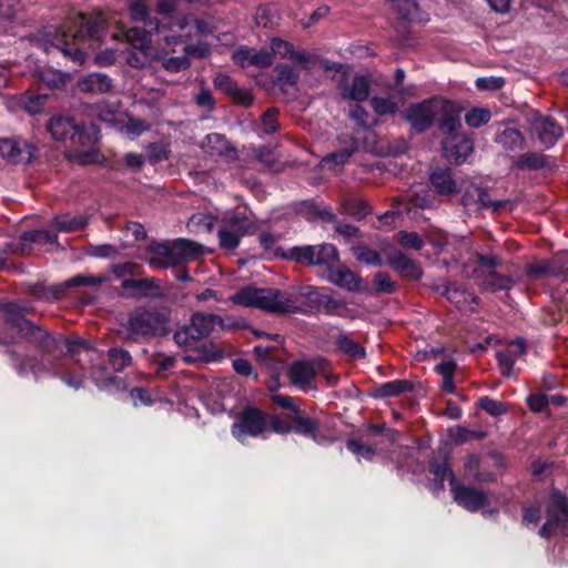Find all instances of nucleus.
<instances>
[{"label": "nucleus", "instance_id": "obj_27", "mask_svg": "<svg viewBox=\"0 0 568 568\" xmlns=\"http://www.w3.org/2000/svg\"><path fill=\"white\" fill-rule=\"evenodd\" d=\"M292 422V433L321 443L323 436L320 433V422L316 418L305 416L298 409V413L288 415Z\"/></svg>", "mask_w": 568, "mask_h": 568}, {"label": "nucleus", "instance_id": "obj_45", "mask_svg": "<svg viewBox=\"0 0 568 568\" xmlns=\"http://www.w3.org/2000/svg\"><path fill=\"white\" fill-rule=\"evenodd\" d=\"M495 142L506 151L523 150L526 144L523 133L515 128L504 129L496 135Z\"/></svg>", "mask_w": 568, "mask_h": 568}, {"label": "nucleus", "instance_id": "obj_38", "mask_svg": "<svg viewBox=\"0 0 568 568\" xmlns=\"http://www.w3.org/2000/svg\"><path fill=\"white\" fill-rule=\"evenodd\" d=\"M510 346H516V351H499L496 353V359L500 368L501 375L509 377L513 374L514 365L517 356L526 352V342L524 338L518 337L510 343Z\"/></svg>", "mask_w": 568, "mask_h": 568}, {"label": "nucleus", "instance_id": "obj_13", "mask_svg": "<svg viewBox=\"0 0 568 568\" xmlns=\"http://www.w3.org/2000/svg\"><path fill=\"white\" fill-rule=\"evenodd\" d=\"M327 365L328 362L323 357H318L314 362L297 359L288 367L287 377L292 385L305 388L315 379L317 371L323 369Z\"/></svg>", "mask_w": 568, "mask_h": 568}, {"label": "nucleus", "instance_id": "obj_8", "mask_svg": "<svg viewBox=\"0 0 568 568\" xmlns=\"http://www.w3.org/2000/svg\"><path fill=\"white\" fill-rule=\"evenodd\" d=\"M266 430L267 414L253 405L244 406L231 426L232 436L240 443H244L248 437H258Z\"/></svg>", "mask_w": 568, "mask_h": 568}, {"label": "nucleus", "instance_id": "obj_12", "mask_svg": "<svg viewBox=\"0 0 568 568\" xmlns=\"http://www.w3.org/2000/svg\"><path fill=\"white\" fill-rule=\"evenodd\" d=\"M450 450L446 447H440L436 456L428 459V470L434 475L433 484L435 489L443 491L445 489V480L448 479L450 488L457 481L456 475L453 470Z\"/></svg>", "mask_w": 568, "mask_h": 568}, {"label": "nucleus", "instance_id": "obj_35", "mask_svg": "<svg viewBox=\"0 0 568 568\" xmlns=\"http://www.w3.org/2000/svg\"><path fill=\"white\" fill-rule=\"evenodd\" d=\"M78 88L84 93H108L113 89V80L105 73L92 72L78 81Z\"/></svg>", "mask_w": 568, "mask_h": 568}, {"label": "nucleus", "instance_id": "obj_46", "mask_svg": "<svg viewBox=\"0 0 568 568\" xmlns=\"http://www.w3.org/2000/svg\"><path fill=\"white\" fill-rule=\"evenodd\" d=\"M88 224V220L82 215L60 214L54 216L53 225L60 232H75L83 230Z\"/></svg>", "mask_w": 568, "mask_h": 568}, {"label": "nucleus", "instance_id": "obj_41", "mask_svg": "<svg viewBox=\"0 0 568 568\" xmlns=\"http://www.w3.org/2000/svg\"><path fill=\"white\" fill-rule=\"evenodd\" d=\"M335 345L338 352L353 361L363 359L366 357L365 347L355 339L351 338L346 333H341L336 336Z\"/></svg>", "mask_w": 568, "mask_h": 568}, {"label": "nucleus", "instance_id": "obj_34", "mask_svg": "<svg viewBox=\"0 0 568 568\" xmlns=\"http://www.w3.org/2000/svg\"><path fill=\"white\" fill-rule=\"evenodd\" d=\"M151 32L145 28L119 26L115 39H125L132 49H151Z\"/></svg>", "mask_w": 568, "mask_h": 568}, {"label": "nucleus", "instance_id": "obj_16", "mask_svg": "<svg viewBox=\"0 0 568 568\" xmlns=\"http://www.w3.org/2000/svg\"><path fill=\"white\" fill-rule=\"evenodd\" d=\"M121 288L131 298H163L165 294L161 290L160 280L156 277L124 278Z\"/></svg>", "mask_w": 568, "mask_h": 568}, {"label": "nucleus", "instance_id": "obj_4", "mask_svg": "<svg viewBox=\"0 0 568 568\" xmlns=\"http://www.w3.org/2000/svg\"><path fill=\"white\" fill-rule=\"evenodd\" d=\"M145 262L159 270H168L196 261L203 254L201 244L183 237L173 241H151L145 247Z\"/></svg>", "mask_w": 568, "mask_h": 568}, {"label": "nucleus", "instance_id": "obj_24", "mask_svg": "<svg viewBox=\"0 0 568 568\" xmlns=\"http://www.w3.org/2000/svg\"><path fill=\"white\" fill-rule=\"evenodd\" d=\"M0 310L4 313V323L11 328H14L18 334L26 338L28 334L33 329L34 323L26 318V308L14 302H8L0 306Z\"/></svg>", "mask_w": 568, "mask_h": 568}, {"label": "nucleus", "instance_id": "obj_32", "mask_svg": "<svg viewBox=\"0 0 568 568\" xmlns=\"http://www.w3.org/2000/svg\"><path fill=\"white\" fill-rule=\"evenodd\" d=\"M33 75L38 82L45 85L49 90H63L72 80V75L69 72H63L52 67L38 68Z\"/></svg>", "mask_w": 568, "mask_h": 568}, {"label": "nucleus", "instance_id": "obj_11", "mask_svg": "<svg viewBox=\"0 0 568 568\" xmlns=\"http://www.w3.org/2000/svg\"><path fill=\"white\" fill-rule=\"evenodd\" d=\"M462 191L463 194L459 203L466 210L480 212L491 209L494 212H497L505 205L504 201H493L488 187L483 184L469 183Z\"/></svg>", "mask_w": 568, "mask_h": 568}, {"label": "nucleus", "instance_id": "obj_21", "mask_svg": "<svg viewBox=\"0 0 568 568\" xmlns=\"http://www.w3.org/2000/svg\"><path fill=\"white\" fill-rule=\"evenodd\" d=\"M292 207L296 215L304 217L308 222L321 220L325 223H333L337 221V216L331 205L320 206L315 199L294 202Z\"/></svg>", "mask_w": 568, "mask_h": 568}, {"label": "nucleus", "instance_id": "obj_44", "mask_svg": "<svg viewBox=\"0 0 568 568\" xmlns=\"http://www.w3.org/2000/svg\"><path fill=\"white\" fill-rule=\"evenodd\" d=\"M314 250V266H325L327 271L332 268V265L339 262L338 250L334 244L324 243L320 245H313Z\"/></svg>", "mask_w": 568, "mask_h": 568}, {"label": "nucleus", "instance_id": "obj_28", "mask_svg": "<svg viewBox=\"0 0 568 568\" xmlns=\"http://www.w3.org/2000/svg\"><path fill=\"white\" fill-rule=\"evenodd\" d=\"M473 260L475 265L469 276L474 280H485L489 275H495L497 268L503 264L501 257L493 252H476L473 254Z\"/></svg>", "mask_w": 568, "mask_h": 568}, {"label": "nucleus", "instance_id": "obj_5", "mask_svg": "<svg viewBox=\"0 0 568 568\" xmlns=\"http://www.w3.org/2000/svg\"><path fill=\"white\" fill-rule=\"evenodd\" d=\"M24 339L32 343L41 354L57 358L69 356L77 359L81 352L95 351L93 343L89 339L80 336L64 337L60 333L44 329L38 325H34Z\"/></svg>", "mask_w": 568, "mask_h": 568}, {"label": "nucleus", "instance_id": "obj_1", "mask_svg": "<svg viewBox=\"0 0 568 568\" xmlns=\"http://www.w3.org/2000/svg\"><path fill=\"white\" fill-rule=\"evenodd\" d=\"M324 288L306 285L301 286L294 297L277 288H257L245 286L233 294L230 300L241 306L256 307L276 315L317 314L322 311Z\"/></svg>", "mask_w": 568, "mask_h": 568}, {"label": "nucleus", "instance_id": "obj_40", "mask_svg": "<svg viewBox=\"0 0 568 568\" xmlns=\"http://www.w3.org/2000/svg\"><path fill=\"white\" fill-rule=\"evenodd\" d=\"M75 120L69 116H53L48 122V131L55 141L67 142L71 140Z\"/></svg>", "mask_w": 568, "mask_h": 568}, {"label": "nucleus", "instance_id": "obj_61", "mask_svg": "<svg viewBox=\"0 0 568 568\" xmlns=\"http://www.w3.org/2000/svg\"><path fill=\"white\" fill-rule=\"evenodd\" d=\"M412 206L417 209H434L436 206L435 194L428 189H422L420 191H414L409 197Z\"/></svg>", "mask_w": 568, "mask_h": 568}, {"label": "nucleus", "instance_id": "obj_64", "mask_svg": "<svg viewBox=\"0 0 568 568\" xmlns=\"http://www.w3.org/2000/svg\"><path fill=\"white\" fill-rule=\"evenodd\" d=\"M376 293L393 294L396 291V282L386 272H377L373 278Z\"/></svg>", "mask_w": 568, "mask_h": 568}, {"label": "nucleus", "instance_id": "obj_9", "mask_svg": "<svg viewBox=\"0 0 568 568\" xmlns=\"http://www.w3.org/2000/svg\"><path fill=\"white\" fill-rule=\"evenodd\" d=\"M527 122L531 138L545 150L554 148L564 136L562 126L551 116L534 112L527 118Z\"/></svg>", "mask_w": 568, "mask_h": 568}, {"label": "nucleus", "instance_id": "obj_18", "mask_svg": "<svg viewBox=\"0 0 568 568\" xmlns=\"http://www.w3.org/2000/svg\"><path fill=\"white\" fill-rule=\"evenodd\" d=\"M371 84V75L368 74H355L351 83L344 75L337 83V92L342 100L362 103L369 98Z\"/></svg>", "mask_w": 568, "mask_h": 568}, {"label": "nucleus", "instance_id": "obj_49", "mask_svg": "<svg viewBox=\"0 0 568 568\" xmlns=\"http://www.w3.org/2000/svg\"><path fill=\"white\" fill-rule=\"evenodd\" d=\"M30 293L38 300L52 301L64 296V286L60 284L47 286L43 283H36L30 287Z\"/></svg>", "mask_w": 568, "mask_h": 568}, {"label": "nucleus", "instance_id": "obj_19", "mask_svg": "<svg viewBox=\"0 0 568 568\" xmlns=\"http://www.w3.org/2000/svg\"><path fill=\"white\" fill-rule=\"evenodd\" d=\"M37 149L21 139H0V156L11 164L30 163Z\"/></svg>", "mask_w": 568, "mask_h": 568}, {"label": "nucleus", "instance_id": "obj_59", "mask_svg": "<svg viewBox=\"0 0 568 568\" xmlns=\"http://www.w3.org/2000/svg\"><path fill=\"white\" fill-rule=\"evenodd\" d=\"M554 277L568 282V251H560L549 258Z\"/></svg>", "mask_w": 568, "mask_h": 568}, {"label": "nucleus", "instance_id": "obj_50", "mask_svg": "<svg viewBox=\"0 0 568 568\" xmlns=\"http://www.w3.org/2000/svg\"><path fill=\"white\" fill-rule=\"evenodd\" d=\"M108 358L114 372H122L132 364L130 352L118 346L108 351Z\"/></svg>", "mask_w": 568, "mask_h": 568}, {"label": "nucleus", "instance_id": "obj_60", "mask_svg": "<svg viewBox=\"0 0 568 568\" xmlns=\"http://www.w3.org/2000/svg\"><path fill=\"white\" fill-rule=\"evenodd\" d=\"M146 155L150 164H156L169 160L171 150L168 144L162 142H153L146 146Z\"/></svg>", "mask_w": 568, "mask_h": 568}, {"label": "nucleus", "instance_id": "obj_17", "mask_svg": "<svg viewBox=\"0 0 568 568\" xmlns=\"http://www.w3.org/2000/svg\"><path fill=\"white\" fill-rule=\"evenodd\" d=\"M429 185L434 194L438 195L442 201H448L462 192V186L448 166L433 170L429 174Z\"/></svg>", "mask_w": 568, "mask_h": 568}, {"label": "nucleus", "instance_id": "obj_58", "mask_svg": "<svg viewBox=\"0 0 568 568\" xmlns=\"http://www.w3.org/2000/svg\"><path fill=\"white\" fill-rule=\"evenodd\" d=\"M346 448L358 459L372 460L376 455V449L372 445H366L361 438H348L346 440Z\"/></svg>", "mask_w": 568, "mask_h": 568}, {"label": "nucleus", "instance_id": "obj_14", "mask_svg": "<svg viewBox=\"0 0 568 568\" xmlns=\"http://www.w3.org/2000/svg\"><path fill=\"white\" fill-rule=\"evenodd\" d=\"M453 500L469 513H476L489 505L487 494L473 486L458 484L450 488Z\"/></svg>", "mask_w": 568, "mask_h": 568}, {"label": "nucleus", "instance_id": "obj_3", "mask_svg": "<svg viewBox=\"0 0 568 568\" xmlns=\"http://www.w3.org/2000/svg\"><path fill=\"white\" fill-rule=\"evenodd\" d=\"M132 342H148L171 333V308L164 305L143 304L133 307L122 325Z\"/></svg>", "mask_w": 568, "mask_h": 568}, {"label": "nucleus", "instance_id": "obj_48", "mask_svg": "<svg viewBox=\"0 0 568 568\" xmlns=\"http://www.w3.org/2000/svg\"><path fill=\"white\" fill-rule=\"evenodd\" d=\"M352 253L359 263L376 267H381L384 264L382 255L366 244L361 243L352 246Z\"/></svg>", "mask_w": 568, "mask_h": 568}, {"label": "nucleus", "instance_id": "obj_39", "mask_svg": "<svg viewBox=\"0 0 568 568\" xmlns=\"http://www.w3.org/2000/svg\"><path fill=\"white\" fill-rule=\"evenodd\" d=\"M128 10L132 21L143 22L145 28H149L156 33L162 31L163 26L156 18H152L150 16L149 7L142 0L131 2Z\"/></svg>", "mask_w": 568, "mask_h": 568}, {"label": "nucleus", "instance_id": "obj_56", "mask_svg": "<svg viewBox=\"0 0 568 568\" xmlns=\"http://www.w3.org/2000/svg\"><path fill=\"white\" fill-rule=\"evenodd\" d=\"M464 118L468 126L478 129L490 121L491 113L487 108L474 106L466 112Z\"/></svg>", "mask_w": 568, "mask_h": 568}, {"label": "nucleus", "instance_id": "obj_54", "mask_svg": "<svg viewBox=\"0 0 568 568\" xmlns=\"http://www.w3.org/2000/svg\"><path fill=\"white\" fill-rule=\"evenodd\" d=\"M87 151H81L80 149L74 150V154H69V159L75 160L80 165H90L102 163L104 161V156L101 154L98 148L91 146L88 148Z\"/></svg>", "mask_w": 568, "mask_h": 568}, {"label": "nucleus", "instance_id": "obj_51", "mask_svg": "<svg viewBox=\"0 0 568 568\" xmlns=\"http://www.w3.org/2000/svg\"><path fill=\"white\" fill-rule=\"evenodd\" d=\"M371 106L378 116H394L399 112L398 104L387 97H373L371 99Z\"/></svg>", "mask_w": 568, "mask_h": 568}, {"label": "nucleus", "instance_id": "obj_31", "mask_svg": "<svg viewBox=\"0 0 568 568\" xmlns=\"http://www.w3.org/2000/svg\"><path fill=\"white\" fill-rule=\"evenodd\" d=\"M100 136L99 125L90 122L75 123L73 134L71 135L70 144L74 150L80 148L94 146Z\"/></svg>", "mask_w": 568, "mask_h": 568}, {"label": "nucleus", "instance_id": "obj_6", "mask_svg": "<svg viewBox=\"0 0 568 568\" xmlns=\"http://www.w3.org/2000/svg\"><path fill=\"white\" fill-rule=\"evenodd\" d=\"M257 224L245 213H233L221 220L217 237L223 250L233 251L239 247L241 239L254 235Z\"/></svg>", "mask_w": 568, "mask_h": 568}, {"label": "nucleus", "instance_id": "obj_42", "mask_svg": "<svg viewBox=\"0 0 568 568\" xmlns=\"http://www.w3.org/2000/svg\"><path fill=\"white\" fill-rule=\"evenodd\" d=\"M442 291V295L445 296L452 304L456 307H464L469 300L475 303H478V297L473 293L468 292L466 288H462L456 283L448 282L444 284Z\"/></svg>", "mask_w": 568, "mask_h": 568}, {"label": "nucleus", "instance_id": "obj_15", "mask_svg": "<svg viewBox=\"0 0 568 568\" xmlns=\"http://www.w3.org/2000/svg\"><path fill=\"white\" fill-rule=\"evenodd\" d=\"M442 150L447 161L462 165L474 151V141L466 132L443 139Z\"/></svg>", "mask_w": 568, "mask_h": 568}, {"label": "nucleus", "instance_id": "obj_7", "mask_svg": "<svg viewBox=\"0 0 568 568\" xmlns=\"http://www.w3.org/2000/svg\"><path fill=\"white\" fill-rule=\"evenodd\" d=\"M439 102L437 97L413 102L399 112L400 119L409 124L413 133L424 134L435 126Z\"/></svg>", "mask_w": 568, "mask_h": 568}, {"label": "nucleus", "instance_id": "obj_55", "mask_svg": "<svg viewBox=\"0 0 568 568\" xmlns=\"http://www.w3.org/2000/svg\"><path fill=\"white\" fill-rule=\"evenodd\" d=\"M106 275L99 276H87V275H75L68 281H65L62 286H64V295L67 294L68 288L71 287H82V286H99L108 281Z\"/></svg>", "mask_w": 568, "mask_h": 568}, {"label": "nucleus", "instance_id": "obj_52", "mask_svg": "<svg viewBox=\"0 0 568 568\" xmlns=\"http://www.w3.org/2000/svg\"><path fill=\"white\" fill-rule=\"evenodd\" d=\"M514 286V281L510 276L495 272V275H489L483 280V287L489 292L509 291Z\"/></svg>", "mask_w": 568, "mask_h": 568}, {"label": "nucleus", "instance_id": "obj_22", "mask_svg": "<svg viewBox=\"0 0 568 568\" xmlns=\"http://www.w3.org/2000/svg\"><path fill=\"white\" fill-rule=\"evenodd\" d=\"M513 165L519 171L548 170L555 172L558 170L557 159L540 152L523 153L515 159Z\"/></svg>", "mask_w": 568, "mask_h": 568}, {"label": "nucleus", "instance_id": "obj_26", "mask_svg": "<svg viewBox=\"0 0 568 568\" xmlns=\"http://www.w3.org/2000/svg\"><path fill=\"white\" fill-rule=\"evenodd\" d=\"M58 242V234L53 231L49 230H32L23 232L20 236L19 243H8L6 244L4 252L7 250L12 251L13 253L24 254L27 248L26 246H30L32 243L38 244H54ZM30 251V247H28Z\"/></svg>", "mask_w": 568, "mask_h": 568}, {"label": "nucleus", "instance_id": "obj_62", "mask_svg": "<svg viewBox=\"0 0 568 568\" xmlns=\"http://www.w3.org/2000/svg\"><path fill=\"white\" fill-rule=\"evenodd\" d=\"M274 72L276 74L277 82L294 87L300 80V73L287 63H280L275 67Z\"/></svg>", "mask_w": 568, "mask_h": 568}, {"label": "nucleus", "instance_id": "obj_10", "mask_svg": "<svg viewBox=\"0 0 568 568\" xmlns=\"http://www.w3.org/2000/svg\"><path fill=\"white\" fill-rule=\"evenodd\" d=\"M438 113L435 125L443 139L463 133L462 113L463 106L457 102L439 98Z\"/></svg>", "mask_w": 568, "mask_h": 568}, {"label": "nucleus", "instance_id": "obj_25", "mask_svg": "<svg viewBox=\"0 0 568 568\" xmlns=\"http://www.w3.org/2000/svg\"><path fill=\"white\" fill-rule=\"evenodd\" d=\"M546 515V521L554 528L568 523V496L559 489H554L549 495Z\"/></svg>", "mask_w": 568, "mask_h": 568}, {"label": "nucleus", "instance_id": "obj_53", "mask_svg": "<svg viewBox=\"0 0 568 568\" xmlns=\"http://www.w3.org/2000/svg\"><path fill=\"white\" fill-rule=\"evenodd\" d=\"M476 406L493 417L505 415L508 412L506 403L494 399L489 396L479 397L476 402Z\"/></svg>", "mask_w": 568, "mask_h": 568}, {"label": "nucleus", "instance_id": "obj_43", "mask_svg": "<svg viewBox=\"0 0 568 568\" xmlns=\"http://www.w3.org/2000/svg\"><path fill=\"white\" fill-rule=\"evenodd\" d=\"M464 476L474 483H487L494 480V475L480 471V456L470 454L464 459Z\"/></svg>", "mask_w": 568, "mask_h": 568}, {"label": "nucleus", "instance_id": "obj_33", "mask_svg": "<svg viewBox=\"0 0 568 568\" xmlns=\"http://www.w3.org/2000/svg\"><path fill=\"white\" fill-rule=\"evenodd\" d=\"M327 273V280L341 288L349 292L362 290L363 278L344 265L338 268L332 267Z\"/></svg>", "mask_w": 568, "mask_h": 568}, {"label": "nucleus", "instance_id": "obj_2", "mask_svg": "<svg viewBox=\"0 0 568 568\" xmlns=\"http://www.w3.org/2000/svg\"><path fill=\"white\" fill-rule=\"evenodd\" d=\"M106 33L108 22L102 12H80L72 26L67 30L57 32L50 43L65 58L82 64L87 57L83 48L84 43L87 41L100 43Z\"/></svg>", "mask_w": 568, "mask_h": 568}, {"label": "nucleus", "instance_id": "obj_36", "mask_svg": "<svg viewBox=\"0 0 568 568\" xmlns=\"http://www.w3.org/2000/svg\"><path fill=\"white\" fill-rule=\"evenodd\" d=\"M314 250L313 245L292 246L290 248L277 247L274 250V256L290 262H295L305 266H314Z\"/></svg>", "mask_w": 568, "mask_h": 568}, {"label": "nucleus", "instance_id": "obj_47", "mask_svg": "<svg viewBox=\"0 0 568 568\" xmlns=\"http://www.w3.org/2000/svg\"><path fill=\"white\" fill-rule=\"evenodd\" d=\"M280 19L277 10L271 4L258 6L254 16L256 26L265 29H274Z\"/></svg>", "mask_w": 568, "mask_h": 568}, {"label": "nucleus", "instance_id": "obj_30", "mask_svg": "<svg viewBox=\"0 0 568 568\" xmlns=\"http://www.w3.org/2000/svg\"><path fill=\"white\" fill-rule=\"evenodd\" d=\"M415 389L413 382L408 379H394L379 385L373 386L368 390V395L375 399L397 397L399 395L412 393Z\"/></svg>", "mask_w": 568, "mask_h": 568}, {"label": "nucleus", "instance_id": "obj_29", "mask_svg": "<svg viewBox=\"0 0 568 568\" xmlns=\"http://www.w3.org/2000/svg\"><path fill=\"white\" fill-rule=\"evenodd\" d=\"M338 211L358 222L365 220L373 212L369 202L357 195L344 196L339 202Z\"/></svg>", "mask_w": 568, "mask_h": 568}, {"label": "nucleus", "instance_id": "obj_20", "mask_svg": "<svg viewBox=\"0 0 568 568\" xmlns=\"http://www.w3.org/2000/svg\"><path fill=\"white\" fill-rule=\"evenodd\" d=\"M232 60L241 68L256 67L265 69L273 64V53L266 49L256 50L247 45H241L233 52Z\"/></svg>", "mask_w": 568, "mask_h": 568}, {"label": "nucleus", "instance_id": "obj_23", "mask_svg": "<svg viewBox=\"0 0 568 568\" xmlns=\"http://www.w3.org/2000/svg\"><path fill=\"white\" fill-rule=\"evenodd\" d=\"M387 264L402 278L418 281L423 276L420 265L402 251L389 254L387 256Z\"/></svg>", "mask_w": 568, "mask_h": 568}, {"label": "nucleus", "instance_id": "obj_37", "mask_svg": "<svg viewBox=\"0 0 568 568\" xmlns=\"http://www.w3.org/2000/svg\"><path fill=\"white\" fill-rule=\"evenodd\" d=\"M191 329L195 331V337H207L216 326L223 327L224 321L216 314L194 313L190 320Z\"/></svg>", "mask_w": 568, "mask_h": 568}, {"label": "nucleus", "instance_id": "obj_63", "mask_svg": "<svg viewBox=\"0 0 568 568\" xmlns=\"http://www.w3.org/2000/svg\"><path fill=\"white\" fill-rule=\"evenodd\" d=\"M393 8L397 13L398 19L403 21H410L418 4L415 0H390Z\"/></svg>", "mask_w": 568, "mask_h": 568}, {"label": "nucleus", "instance_id": "obj_57", "mask_svg": "<svg viewBox=\"0 0 568 568\" xmlns=\"http://www.w3.org/2000/svg\"><path fill=\"white\" fill-rule=\"evenodd\" d=\"M449 435L456 445H463L473 439H484L487 434L484 430H473L464 426H456L449 430Z\"/></svg>", "mask_w": 568, "mask_h": 568}]
</instances>
